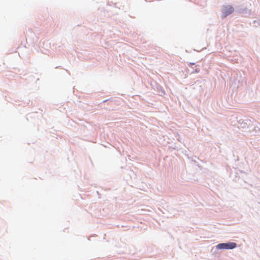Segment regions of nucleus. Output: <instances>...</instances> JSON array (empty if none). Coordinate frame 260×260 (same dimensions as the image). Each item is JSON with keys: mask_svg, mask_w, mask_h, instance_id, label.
Segmentation results:
<instances>
[{"mask_svg": "<svg viewBox=\"0 0 260 260\" xmlns=\"http://www.w3.org/2000/svg\"><path fill=\"white\" fill-rule=\"evenodd\" d=\"M234 12V8L231 6H226L223 7L222 9V13L223 17H225Z\"/></svg>", "mask_w": 260, "mask_h": 260, "instance_id": "2", "label": "nucleus"}, {"mask_svg": "<svg viewBox=\"0 0 260 260\" xmlns=\"http://www.w3.org/2000/svg\"><path fill=\"white\" fill-rule=\"evenodd\" d=\"M236 247V244L234 242H230L227 243H220L217 245L218 249H232Z\"/></svg>", "mask_w": 260, "mask_h": 260, "instance_id": "1", "label": "nucleus"}]
</instances>
